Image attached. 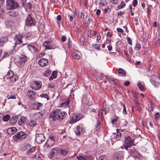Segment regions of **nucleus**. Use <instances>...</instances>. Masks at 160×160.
Listing matches in <instances>:
<instances>
[{
	"label": "nucleus",
	"instance_id": "obj_1",
	"mask_svg": "<svg viewBox=\"0 0 160 160\" xmlns=\"http://www.w3.org/2000/svg\"><path fill=\"white\" fill-rule=\"evenodd\" d=\"M66 115L67 114L65 112L62 111L60 109H57L51 113L49 117L50 118H52L53 121H61L65 118Z\"/></svg>",
	"mask_w": 160,
	"mask_h": 160
},
{
	"label": "nucleus",
	"instance_id": "obj_2",
	"mask_svg": "<svg viewBox=\"0 0 160 160\" xmlns=\"http://www.w3.org/2000/svg\"><path fill=\"white\" fill-rule=\"evenodd\" d=\"M27 136V134L26 132L20 131L13 136V138L16 141H20L24 139Z\"/></svg>",
	"mask_w": 160,
	"mask_h": 160
},
{
	"label": "nucleus",
	"instance_id": "obj_3",
	"mask_svg": "<svg viewBox=\"0 0 160 160\" xmlns=\"http://www.w3.org/2000/svg\"><path fill=\"white\" fill-rule=\"evenodd\" d=\"M23 36L20 34H16L14 37V40L15 41V45L14 48L18 45H21L22 42V39L23 38Z\"/></svg>",
	"mask_w": 160,
	"mask_h": 160
},
{
	"label": "nucleus",
	"instance_id": "obj_4",
	"mask_svg": "<svg viewBox=\"0 0 160 160\" xmlns=\"http://www.w3.org/2000/svg\"><path fill=\"white\" fill-rule=\"evenodd\" d=\"M7 8L8 9H14L18 7L19 4L13 0H8L7 1Z\"/></svg>",
	"mask_w": 160,
	"mask_h": 160
},
{
	"label": "nucleus",
	"instance_id": "obj_5",
	"mask_svg": "<svg viewBox=\"0 0 160 160\" xmlns=\"http://www.w3.org/2000/svg\"><path fill=\"white\" fill-rule=\"evenodd\" d=\"M25 22L26 25L29 26H34L36 24L34 20L32 19L30 14H28L27 16L26 19L25 20Z\"/></svg>",
	"mask_w": 160,
	"mask_h": 160
},
{
	"label": "nucleus",
	"instance_id": "obj_6",
	"mask_svg": "<svg viewBox=\"0 0 160 160\" xmlns=\"http://www.w3.org/2000/svg\"><path fill=\"white\" fill-rule=\"evenodd\" d=\"M27 60V57L24 55H22L19 57L18 61L16 62V64L19 67H22L24 65Z\"/></svg>",
	"mask_w": 160,
	"mask_h": 160
},
{
	"label": "nucleus",
	"instance_id": "obj_7",
	"mask_svg": "<svg viewBox=\"0 0 160 160\" xmlns=\"http://www.w3.org/2000/svg\"><path fill=\"white\" fill-rule=\"evenodd\" d=\"M128 153L129 154L134 158H139L140 155L138 152H137L135 148H132L128 150Z\"/></svg>",
	"mask_w": 160,
	"mask_h": 160
},
{
	"label": "nucleus",
	"instance_id": "obj_8",
	"mask_svg": "<svg viewBox=\"0 0 160 160\" xmlns=\"http://www.w3.org/2000/svg\"><path fill=\"white\" fill-rule=\"evenodd\" d=\"M35 135V140L36 142L38 144H41L45 139L44 135L42 133H36Z\"/></svg>",
	"mask_w": 160,
	"mask_h": 160
},
{
	"label": "nucleus",
	"instance_id": "obj_9",
	"mask_svg": "<svg viewBox=\"0 0 160 160\" xmlns=\"http://www.w3.org/2000/svg\"><path fill=\"white\" fill-rule=\"evenodd\" d=\"M82 115L81 114H76L73 115L70 117L69 121L70 124H73L79 121L82 118Z\"/></svg>",
	"mask_w": 160,
	"mask_h": 160
},
{
	"label": "nucleus",
	"instance_id": "obj_10",
	"mask_svg": "<svg viewBox=\"0 0 160 160\" xmlns=\"http://www.w3.org/2000/svg\"><path fill=\"white\" fill-rule=\"evenodd\" d=\"M42 87V83L39 81H35L31 85V88L35 90H38L40 89Z\"/></svg>",
	"mask_w": 160,
	"mask_h": 160
},
{
	"label": "nucleus",
	"instance_id": "obj_11",
	"mask_svg": "<svg viewBox=\"0 0 160 160\" xmlns=\"http://www.w3.org/2000/svg\"><path fill=\"white\" fill-rule=\"evenodd\" d=\"M59 149L55 148L52 150L50 154L49 155V158L52 159H54L55 156H56L59 154Z\"/></svg>",
	"mask_w": 160,
	"mask_h": 160
},
{
	"label": "nucleus",
	"instance_id": "obj_12",
	"mask_svg": "<svg viewBox=\"0 0 160 160\" xmlns=\"http://www.w3.org/2000/svg\"><path fill=\"white\" fill-rule=\"evenodd\" d=\"M124 144L128 147H131L134 145L133 141L131 140V137L128 136L125 137Z\"/></svg>",
	"mask_w": 160,
	"mask_h": 160
},
{
	"label": "nucleus",
	"instance_id": "obj_13",
	"mask_svg": "<svg viewBox=\"0 0 160 160\" xmlns=\"http://www.w3.org/2000/svg\"><path fill=\"white\" fill-rule=\"evenodd\" d=\"M85 132L84 128L82 125H78L76 127V130L75 132L77 135L79 136L81 133H83Z\"/></svg>",
	"mask_w": 160,
	"mask_h": 160
},
{
	"label": "nucleus",
	"instance_id": "obj_14",
	"mask_svg": "<svg viewBox=\"0 0 160 160\" xmlns=\"http://www.w3.org/2000/svg\"><path fill=\"white\" fill-rule=\"evenodd\" d=\"M38 64L42 67L46 66L48 63V60L44 58L40 59L38 62Z\"/></svg>",
	"mask_w": 160,
	"mask_h": 160
},
{
	"label": "nucleus",
	"instance_id": "obj_15",
	"mask_svg": "<svg viewBox=\"0 0 160 160\" xmlns=\"http://www.w3.org/2000/svg\"><path fill=\"white\" fill-rule=\"evenodd\" d=\"M72 55L74 58L77 59H80L82 57V54L81 52L77 50L73 52Z\"/></svg>",
	"mask_w": 160,
	"mask_h": 160
},
{
	"label": "nucleus",
	"instance_id": "obj_16",
	"mask_svg": "<svg viewBox=\"0 0 160 160\" xmlns=\"http://www.w3.org/2000/svg\"><path fill=\"white\" fill-rule=\"evenodd\" d=\"M27 95L31 100H34L35 98V94L32 90H28L27 92Z\"/></svg>",
	"mask_w": 160,
	"mask_h": 160
},
{
	"label": "nucleus",
	"instance_id": "obj_17",
	"mask_svg": "<svg viewBox=\"0 0 160 160\" xmlns=\"http://www.w3.org/2000/svg\"><path fill=\"white\" fill-rule=\"evenodd\" d=\"M17 131V129L14 127L9 128L7 130V133L9 135H12L15 133Z\"/></svg>",
	"mask_w": 160,
	"mask_h": 160
},
{
	"label": "nucleus",
	"instance_id": "obj_18",
	"mask_svg": "<svg viewBox=\"0 0 160 160\" xmlns=\"http://www.w3.org/2000/svg\"><path fill=\"white\" fill-rule=\"evenodd\" d=\"M51 44V42L50 41H46L44 42L43 45L46 49H50L52 48L50 46Z\"/></svg>",
	"mask_w": 160,
	"mask_h": 160
},
{
	"label": "nucleus",
	"instance_id": "obj_19",
	"mask_svg": "<svg viewBox=\"0 0 160 160\" xmlns=\"http://www.w3.org/2000/svg\"><path fill=\"white\" fill-rule=\"evenodd\" d=\"M55 141L48 139L46 143L45 146L47 147L50 148L51 147L54 143Z\"/></svg>",
	"mask_w": 160,
	"mask_h": 160
},
{
	"label": "nucleus",
	"instance_id": "obj_20",
	"mask_svg": "<svg viewBox=\"0 0 160 160\" xmlns=\"http://www.w3.org/2000/svg\"><path fill=\"white\" fill-rule=\"evenodd\" d=\"M27 47L29 51L31 52H36L37 51V49L33 45H28Z\"/></svg>",
	"mask_w": 160,
	"mask_h": 160
},
{
	"label": "nucleus",
	"instance_id": "obj_21",
	"mask_svg": "<svg viewBox=\"0 0 160 160\" xmlns=\"http://www.w3.org/2000/svg\"><path fill=\"white\" fill-rule=\"evenodd\" d=\"M91 21V20L90 16H88L87 15L84 20V23L87 25H89L90 24Z\"/></svg>",
	"mask_w": 160,
	"mask_h": 160
},
{
	"label": "nucleus",
	"instance_id": "obj_22",
	"mask_svg": "<svg viewBox=\"0 0 160 160\" xmlns=\"http://www.w3.org/2000/svg\"><path fill=\"white\" fill-rule=\"evenodd\" d=\"M70 100L69 98L67 99V101L64 102L63 103H61L60 105V107H61L65 108L67 107L69 103Z\"/></svg>",
	"mask_w": 160,
	"mask_h": 160
},
{
	"label": "nucleus",
	"instance_id": "obj_23",
	"mask_svg": "<svg viewBox=\"0 0 160 160\" xmlns=\"http://www.w3.org/2000/svg\"><path fill=\"white\" fill-rule=\"evenodd\" d=\"M68 152L66 150L59 149V155L62 156H65L67 154Z\"/></svg>",
	"mask_w": 160,
	"mask_h": 160
},
{
	"label": "nucleus",
	"instance_id": "obj_24",
	"mask_svg": "<svg viewBox=\"0 0 160 160\" xmlns=\"http://www.w3.org/2000/svg\"><path fill=\"white\" fill-rule=\"evenodd\" d=\"M7 41L8 38L7 37H2L0 38V46L3 45Z\"/></svg>",
	"mask_w": 160,
	"mask_h": 160
},
{
	"label": "nucleus",
	"instance_id": "obj_25",
	"mask_svg": "<svg viewBox=\"0 0 160 160\" xmlns=\"http://www.w3.org/2000/svg\"><path fill=\"white\" fill-rule=\"evenodd\" d=\"M26 120V118L24 117H21L18 121V123L20 125H22Z\"/></svg>",
	"mask_w": 160,
	"mask_h": 160
},
{
	"label": "nucleus",
	"instance_id": "obj_26",
	"mask_svg": "<svg viewBox=\"0 0 160 160\" xmlns=\"http://www.w3.org/2000/svg\"><path fill=\"white\" fill-rule=\"evenodd\" d=\"M14 75L13 72L11 71H9L6 77L7 79H10Z\"/></svg>",
	"mask_w": 160,
	"mask_h": 160
},
{
	"label": "nucleus",
	"instance_id": "obj_27",
	"mask_svg": "<svg viewBox=\"0 0 160 160\" xmlns=\"http://www.w3.org/2000/svg\"><path fill=\"white\" fill-rule=\"evenodd\" d=\"M118 73L125 76L126 74V72L124 69L121 68H119L118 71Z\"/></svg>",
	"mask_w": 160,
	"mask_h": 160
},
{
	"label": "nucleus",
	"instance_id": "obj_28",
	"mask_svg": "<svg viewBox=\"0 0 160 160\" xmlns=\"http://www.w3.org/2000/svg\"><path fill=\"white\" fill-rule=\"evenodd\" d=\"M36 147H33L32 148H31L28 150L27 152V155H29L32 153L33 152L36 150Z\"/></svg>",
	"mask_w": 160,
	"mask_h": 160
},
{
	"label": "nucleus",
	"instance_id": "obj_29",
	"mask_svg": "<svg viewBox=\"0 0 160 160\" xmlns=\"http://www.w3.org/2000/svg\"><path fill=\"white\" fill-rule=\"evenodd\" d=\"M51 73V72L50 70H47L43 72L42 74L43 76L47 77L49 76Z\"/></svg>",
	"mask_w": 160,
	"mask_h": 160
},
{
	"label": "nucleus",
	"instance_id": "obj_30",
	"mask_svg": "<svg viewBox=\"0 0 160 160\" xmlns=\"http://www.w3.org/2000/svg\"><path fill=\"white\" fill-rule=\"evenodd\" d=\"M9 15L10 17H14L18 16V13L14 11H10L9 13Z\"/></svg>",
	"mask_w": 160,
	"mask_h": 160
},
{
	"label": "nucleus",
	"instance_id": "obj_31",
	"mask_svg": "<svg viewBox=\"0 0 160 160\" xmlns=\"http://www.w3.org/2000/svg\"><path fill=\"white\" fill-rule=\"evenodd\" d=\"M57 73L55 71H54L52 73L51 76L49 78V80H52L56 78L57 76Z\"/></svg>",
	"mask_w": 160,
	"mask_h": 160
},
{
	"label": "nucleus",
	"instance_id": "obj_32",
	"mask_svg": "<svg viewBox=\"0 0 160 160\" xmlns=\"http://www.w3.org/2000/svg\"><path fill=\"white\" fill-rule=\"evenodd\" d=\"M33 104L36 106V107L34 108L36 109H39V107H41L42 105V104L37 102H35L33 103Z\"/></svg>",
	"mask_w": 160,
	"mask_h": 160
},
{
	"label": "nucleus",
	"instance_id": "obj_33",
	"mask_svg": "<svg viewBox=\"0 0 160 160\" xmlns=\"http://www.w3.org/2000/svg\"><path fill=\"white\" fill-rule=\"evenodd\" d=\"M10 118V116L9 115L7 114L3 117V120L4 122H7L8 121Z\"/></svg>",
	"mask_w": 160,
	"mask_h": 160
},
{
	"label": "nucleus",
	"instance_id": "obj_34",
	"mask_svg": "<svg viewBox=\"0 0 160 160\" xmlns=\"http://www.w3.org/2000/svg\"><path fill=\"white\" fill-rule=\"evenodd\" d=\"M12 82L16 81L18 79V76L17 75H13L12 78L10 79Z\"/></svg>",
	"mask_w": 160,
	"mask_h": 160
},
{
	"label": "nucleus",
	"instance_id": "obj_35",
	"mask_svg": "<svg viewBox=\"0 0 160 160\" xmlns=\"http://www.w3.org/2000/svg\"><path fill=\"white\" fill-rule=\"evenodd\" d=\"M138 86L139 89L141 90H143L144 88V86L141 84V82H139L138 83Z\"/></svg>",
	"mask_w": 160,
	"mask_h": 160
},
{
	"label": "nucleus",
	"instance_id": "obj_36",
	"mask_svg": "<svg viewBox=\"0 0 160 160\" xmlns=\"http://www.w3.org/2000/svg\"><path fill=\"white\" fill-rule=\"evenodd\" d=\"M122 134L120 132H118L117 133L116 135V140H119L121 137Z\"/></svg>",
	"mask_w": 160,
	"mask_h": 160
},
{
	"label": "nucleus",
	"instance_id": "obj_37",
	"mask_svg": "<svg viewBox=\"0 0 160 160\" xmlns=\"http://www.w3.org/2000/svg\"><path fill=\"white\" fill-rule=\"evenodd\" d=\"M125 3L124 2L122 1L121 2L120 4L118 6V8L119 9L125 7Z\"/></svg>",
	"mask_w": 160,
	"mask_h": 160
},
{
	"label": "nucleus",
	"instance_id": "obj_38",
	"mask_svg": "<svg viewBox=\"0 0 160 160\" xmlns=\"http://www.w3.org/2000/svg\"><path fill=\"white\" fill-rule=\"evenodd\" d=\"M45 109L42 110L38 112L37 114H39V115L38 116V117L40 118L42 117L43 114L45 112Z\"/></svg>",
	"mask_w": 160,
	"mask_h": 160
},
{
	"label": "nucleus",
	"instance_id": "obj_39",
	"mask_svg": "<svg viewBox=\"0 0 160 160\" xmlns=\"http://www.w3.org/2000/svg\"><path fill=\"white\" fill-rule=\"evenodd\" d=\"M102 111L103 112H101L102 115V114L103 112H104V114L106 115V113L108 112V109L106 108H103L102 109Z\"/></svg>",
	"mask_w": 160,
	"mask_h": 160
},
{
	"label": "nucleus",
	"instance_id": "obj_40",
	"mask_svg": "<svg viewBox=\"0 0 160 160\" xmlns=\"http://www.w3.org/2000/svg\"><path fill=\"white\" fill-rule=\"evenodd\" d=\"M112 81L114 82V83L116 85H118L119 84V80L117 79L113 78Z\"/></svg>",
	"mask_w": 160,
	"mask_h": 160
},
{
	"label": "nucleus",
	"instance_id": "obj_41",
	"mask_svg": "<svg viewBox=\"0 0 160 160\" xmlns=\"http://www.w3.org/2000/svg\"><path fill=\"white\" fill-rule=\"evenodd\" d=\"M31 146L29 144H27L24 146V151H25L26 149L27 150H28L31 148Z\"/></svg>",
	"mask_w": 160,
	"mask_h": 160
},
{
	"label": "nucleus",
	"instance_id": "obj_42",
	"mask_svg": "<svg viewBox=\"0 0 160 160\" xmlns=\"http://www.w3.org/2000/svg\"><path fill=\"white\" fill-rule=\"evenodd\" d=\"M99 160H107V157L105 155L101 156L99 157Z\"/></svg>",
	"mask_w": 160,
	"mask_h": 160
},
{
	"label": "nucleus",
	"instance_id": "obj_43",
	"mask_svg": "<svg viewBox=\"0 0 160 160\" xmlns=\"http://www.w3.org/2000/svg\"><path fill=\"white\" fill-rule=\"evenodd\" d=\"M29 126L32 127H35L36 125V123L35 121H32L29 124Z\"/></svg>",
	"mask_w": 160,
	"mask_h": 160
},
{
	"label": "nucleus",
	"instance_id": "obj_44",
	"mask_svg": "<svg viewBox=\"0 0 160 160\" xmlns=\"http://www.w3.org/2000/svg\"><path fill=\"white\" fill-rule=\"evenodd\" d=\"M127 40L129 44L131 45H132V40L129 37H127Z\"/></svg>",
	"mask_w": 160,
	"mask_h": 160
},
{
	"label": "nucleus",
	"instance_id": "obj_45",
	"mask_svg": "<svg viewBox=\"0 0 160 160\" xmlns=\"http://www.w3.org/2000/svg\"><path fill=\"white\" fill-rule=\"evenodd\" d=\"M40 96L42 98H46L48 100L49 99V97L48 96L46 93L42 94V95H41Z\"/></svg>",
	"mask_w": 160,
	"mask_h": 160
},
{
	"label": "nucleus",
	"instance_id": "obj_46",
	"mask_svg": "<svg viewBox=\"0 0 160 160\" xmlns=\"http://www.w3.org/2000/svg\"><path fill=\"white\" fill-rule=\"evenodd\" d=\"M78 160H86V158L82 156H77L76 157Z\"/></svg>",
	"mask_w": 160,
	"mask_h": 160
},
{
	"label": "nucleus",
	"instance_id": "obj_47",
	"mask_svg": "<svg viewBox=\"0 0 160 160\" xmlns=\"http://www.w3.org/2000/svg\"><path fill=\"white\" fill-rule=\"evenodd\" d=\"M100 122L99 120H97V125L96 126V128L97 129H99V128L100 127Z\"/></svg>",
	"mask_w": 160,
	"mask_h": 160
},
{
	"label": "nucleus",
	"instance_id": "obj_48",
	"mask_svg": "<svg viewBox=\"0 0 160 160\" xmlns=\"http://www.w3.org/2000/svg\"><path fill=\"white\" fill-rule=\"evenodd\" d=\"M122 106L123 107V110L122 111V113L124 114H125L127 113L126 107L125 105L124 104H122Z\"/></svg>",
	"mask_w": 160,
	"mask_h": 160
},
{
	"label": "nucleus",
	"instance_id": "obj_49",
	"mask_svg": "<svg viewBox=\"0 0 160 160\" xmlns=\"http://www.w3.org/2000/svg\"><path fill=\"white\" fill-rule=\"evenodd\" d=\"M155 118L157 120L159 119V114L158 112H157L155 114Z\"/></svg>",
	"mask_w": 160,
	"mask_h": 160
},
{
	"label": "nucleus",
	"instance_id": "obj_50",
	"mask_svg": "<svg viewBox=\"0 0 160 160\" xmlns=\"http://www.w3.org/2000/svg\"><path fill=\"white\" fill-rule=\"evenodd\" d=\"M134 102L137 105V106L139 107L140 106V104L139 103L138 100L137 98H135Z\"/></svg>",
	"mask_w": 160,
	"mask_h": 160
},
{
	"label": "nucleus",
	"instance_id": "obj_51",
	"mask_svg": "<svg viewBox=\"0 0 160 160\" xmlns=\"http://www.w3.org/2000/svg\"><path fill=\"white\" fill-rule=\"evenodd\" d=\"M16 122L15 120L13 118H12L10 120V122L12 124H14Z\"/></svg>",
	"mask_w": 160,
	"mask_h": 160
},
{
	"label": "nucleus",
	"instance_id": "obj_52",
	"mask_svg": "<svg viewBox=\"0 0 160 160\" xmlns=\"http://www.w3.org/2000/svg\"><path fill=\"white\" fill-rule=\"evenodd\" d=\"M122 125L123 126H127L128 122L126 121V120H123L122 121Z\"/></svg>",
	"mask_w": 160,
	"mask_h": 160
},
{
	"label": "nucleus",
	"instance_id": "obj_53",
	"mask_svg": "<svg viewBox=\"0 0 160 160\" xmlns=\"http://www.w3.org/2000/svg\"><path fill=\"white\" fill-rule=\"evenodd\" d=\"M141 48V46L139 44H137L136 45V50L137 51H138Z\"/></svg>",
	"mask_w": 160,
	"mask_h": 160
},
{
	"label": "nucleus",
	"instance_id": "obj_54",
	"mask_svg": "<svg viewBox=\"0 0 160 160\" xmlns=\"http://www.w3.org/2000/svg\"><path fill=\"white\" fill-rule=\"evenodd\" d=\"M117 32L119 33H123V30L121 28H118L117 29Z\"/></svg>",
	"mask_w": 160,
	"mask_h": 160
},
{
	"label": "nucleus",
	"instance_id": "obj_55",
	"mask_svg": "<svg viewBox=\"0 0 160 160\" xmlns=\"http://www.w3.org/2000/svg\"><path fill=\"white\" fill-rule=\"evenodd\" d=\"M138 3V1L137 0H134L133 2V5L134 7H135L136 6Z\"/></svg>",
	"mask_w": 160,
	"mask_h": 160
},
{
	"label": "nucleus",
	"instance_id": "obj_56",
	"mask_svg": "<svg viewBox=\"0 0 160 160\" xmlns=\"http://www.w3.org/2000/svg\"><path fill=\"white\" fill-rule=\"evenodd\" d=\"M112 36V32H108L107 33V36L111 38Z\"/></svg>",
	"mask_w": 160,
	"mask_h": 160
},
{
	"label": "nucleus",
	"instance_id": "obj_57",
	"mask_svg": "<svg viewBox=\"0 0 160 160\" xmlns=\"http://www.w3.org/2000/svg\"><path fill=\"white\" fill-rule=\"evenodd\" d=\"M95 48L97 50H99L100 49V46L98 44H96L94 45Z\"/></svg>",
	"mask_w": 160,
	"mask_h": 160
},
{
	"label": "nucleus",
	"instance_id": "obj_58",
	"mask_svg": "<svg viewBox=\"0 0 160 160\" xmlns=\"http://www.w3.org/2000/svg\"><path fill=\"white\" fill-rule=\"evenodd\" d=\"M110 2L112 3L115 4H116L118 3V0H112Z\"/></svg>",
	"mask_w": 160,
	"mask_h": 160
},
{
	"label": "nucleus",
	"instance_id": "obj_59",
	"mask_svg": "<svg viewBox=\"0 0 160 160\" xmlns=\"http://www.w3.org/2000/svg\"><path fill=\"white\" fill-rule=\"evenodd\" d=\"M160 86V84L158 82H156L155 84H154V86L156 88H158Z\"/></svg>",
	"mask_w": 160,
	"mask_h": 160
},
{
	"label": "nucleus",
	"instance_id": "obj_60",
	"mask_svg": "<svg viewBox=\"0 0 160 160\" xmlns=\"http://www.w3.org/2000/svg\"><path fill=\"white\" fill-rule=\"evenodd\" d=\"M16 98V97L15 95L11 96L8 98V99H15Z\"/></svg>",
	"mask_w": 160,
	"mask_h": 160
},
{
	"label": "nucleus",
	"instance_id": "obj_61",
	"mask_svg": "<svg viewBox=\"0 0 160 160\" xmlns=\"http://www.w3.org/2000/svg\"><path fill=\"white\" fill-rule=\"evenodd\" d=\"M50 139V140L55 141L54 137L53 136H49V138L48 139Z\"/></svg>",
	"mask_w": 160,
	"mask_h": 160
},
{
	"label": "nucleus",
	"instance_id": "obj_62",
	"mask_svg": "<svg viewBox=\"0 0 160 160\" xmlns=\"http://www.w3.org/2000/svg\"><path fill=\"white\" fill-rule=\"evenodd\" d=\"M101 10L100 9H97L96 12V14L97 16L100 15L101 13Z\"/></svg>",
	"mask_w": 160,
	"mask_h": 160
},
{
	"label": "nucleus",
	"instance_id": "obj_63",
	"mask_svg": "<svg viewBox=\"0 0 160 160\" xmlns=\"http://www.w3.org/2000/svg\"><path fill=\"white\" fill-rule=\"evenodd\" d=\"M150 82L152 83V84L153 85H154L155 84V83L156 82L154 80L152 79H150Z\"/></svg>",
	"mask_w": 160,
	"mask_h": 160
},
{
	"label": "nucleus",
	"instance_id": "obj_64",
	"mask_svg": "<svg viewBox=\"0 0 160 160\" xmlns=\"http://www.w3.org/2000/svg\"><path fill=\"white\" fill-rule=\"evenodd\" d=\"M130 82L129 81H127L124 82V85L125 86H128L130 84Z\"/></svg>",
	"mask_w": 160,
	"mask_h": 160
}]
</instances>
